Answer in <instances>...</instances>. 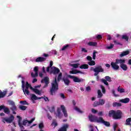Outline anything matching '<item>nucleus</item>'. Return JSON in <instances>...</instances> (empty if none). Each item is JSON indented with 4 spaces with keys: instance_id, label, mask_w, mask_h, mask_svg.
Returning a JSON list of instances; mask_svg holds the SVG:
<instances>
[{
    "instance_id": "4468645a",
    "label": "nucleus",
    "mask_w": 131,
    "mask_h": 131,
    "mask_svg": "<svg viewBox=\"0 0 131 131\" xmlns=\"http://www.w3.org/2000/svg\"><path fill=\"white\" fill-rule=\"evenodd\" d=\"M30 97V99L33 103H34V101L36 100H40L41 99V97H37L35 94H31Z\"/></svg>"
},
{
    "instance_id": "6ab92c4d",
    "label": "nucleus",
    "mask_w": 131,
    "mask_h": 131,
    "mask_svg": "<svg viewBox=\"0 0 131 131\" xmlns=\"http://www.w3.org/2000/svg\"><path fill=\"white\" fill-rule=\"evenodd\" d=\"M128 54H129V50L124 51L120 54V57H124V56H126L128 55Z\"/></svg>"
},
{
    "instance_id": "e433bc0d",
    "label": "nucleus",
    "mask_w": 131,
    "mask_h": 131,
    "mask_svg": "<svg viewBox=\"0 0 131 131\" xmlns=\"http://www.w3.org/2000/svg\"><path fill=\"white\" fill-rule=\"evenodd\" d=\"M69 47V45H65L61 48V51H65L66 50H67Z\"/></svg>"
},
{
    "instance_id": "f8f14e48",
    "label": "nucleus",
    "mask_w": 131,
    "mask_h": 131,
    "mask_svg": "<svg viewBox=\"0 0 131 131\" xmlns=\"http://www.w3.org/2000/svg\"><path fill=\"white\" fill-rule=\"evenodd\" d=\"M105 104V100L104 99H100L99 102L95 101L93 104V106L94 107H97V106L103 105Z\"/></svg>"
},
{
    "instance_id": "6e6552de",
    "label": "nucleus",
    "mask_w": 131,
    "mask_h": 131,
    "mask_svg": "<svg viewBox=\"0 0 131 131\" xmlns=\"http://www.w3.org/2000/svg\"><path fill=\"white\" fill-rule=\"evenodd\" d=\"M50 73H53V74H58L60 72V70L56 67H52L50 69L49 72Z\"/></svg>"
},
{
    "instance_id": "69168bd1",
    "label": "nucleus",
    "mask_w": 131,
    "mask_h": 131,
    "mask_svg": "<svg viewBox=\"0 0 131 131\" xmlns=\"http://www.w3.org/2000/svg\"><path fill=\"white\" fill-rule=\"evenodd\" d=\"M47 117L48 118V119H50V120H52V116H51L50 115H47Z\"/></svg>"
},
{
    "instance_id": "8fccbe9b",
    "label": "nucleus",
    "mask_w": 131,
    "mask_h": 131,
    "mask_svg": "<svg viewBox=\"0 0 131 131\" xmlns=\"http://www.w3.org/2000/svg\"><path fill=\"white\" fill-rule=\"evenodd\" d=\"M11 110H12V111H16V110H17V107L15 106V104L12 105V107H11Z\"/></svg>"
},
{
    "instance_id": "864d4df0",
    "label": "nucleus",
    "mask_w": 131,
    "mask_h": 131,
    "mask_svg": "<svg viewBox=\"0 0 131 131\" xmlns=\"http://www.w3.org/2000/svg\"><path fill=\"white\" fill-rule=\"evenodd\" d=\"M96 38H97V39H101V38H102V35H96Z\"/></svg>"
},
{
    "instance_id": "a878e982",
    "label": "nucleus",
    "mask_w": 131,
    "mask_h": 131,
    "mask_svg": "<svg viewBox=\"0 0 131 131\" xmlns=\"http://www.w3.org/2000/svg\"><path fill=\"white\" fill-rule=\"evenodd\" d=\"M97 93H98L97 98H100L103 97V94L101 92V90H98Z\"/></svg>"
},
{
    "instance_id": "052dcab7",
    "label": "nucleus",
    "mask_w": 131,
    "mask_h": 131,
    "mask_svg": "<svg viewBox=\"0 0 131 131\" xmlns=\"http://www.w3.org/2000/svg\"><path fill=\"white\" fill-rule=\"evenodd\" d=\"M89 127L91 128V131H94V126L93 125H90Z\"/></svg>"
},
{
    "instance_id": "bf43d9fd",
    "label": "nucleus",
    "mask_w": 131,
    "mask_h": 131,
    "mask_svg": "<svg viewBox=\"0 0 131 131\" xmlns=\"http://www.w3.org/2000/svg\"><path fill=\"white\" fill-rule=\"evenodd\" d=\"M86 59L88 61H91L92 60V57L88 56L86 57Z\"/></svg>"
},
{
    "instance_id": "bb28decb",
    "label": "nucleus",
    "mask_w": 131,
    "mask_h": 131,
    "mask_svg": "<svg viewBox=\"0 0 131 131\" xmlns=\"http://www.w3.org/2000/svg\"><path fill=\"white\" fill-rule=\"evenodd\" d=\"M102 124H104L105 126L109 127L110 126V123L108 121H105L104 120H103V122L102 123Z\"/></svg>"
},
{
    "instance_id": "7c9ffc66",
    "label": "nucleus",
    "mask_w": 131,
    "mask_h": 131,
    "mask_svg": "<svg viewBox=\"0 0 131 131\" xmlns=\"http://www.w3.org/2000/svg\"><path fill=\"white\" fill-rule=\"evenodd\" d=\"M114 107H120L121 106V103L119 102H115L113 104Z\"/></svg>"
},
{
    "instance_id": "79ce46f5",
    "label": "nucleus",
    "mask_w": 131,
    "mask_h": 131,
    "mask_svg": "<svg viewBox=\"0 0 131 131\" xmlns=\"http://www.w3.org/2000/svg\"><path fill=\"white\" fill-rule=\"evenodd\" d=\"M100 88L102 91L103 94H105L106 93V90H105V88L103 85H100Z\"/></svg>"
},
{
    "instance_id": "39448f33",
    "label": "nucleus",
    "mask_w": 131,
    "mask_h": 131,
    "mask_svg": "<svg viewBox=\"0 0 131 131\" xmlns=\"http://www.w3.org/2000/svg\"><path fill=\"white\" fill-rule=\"evenodd\" d=\"M89 118L90 121H92L93 122H97V123H103V122L104 121V119H103V117H98L92 114L89 115Z\"/></svg>"
},
{
    "instance_id": "72a5a7b5",
    "label": "nucleus",
    "mask_w": 131,
    "mask_h": 131,
    "mask_svg": "<svg viewBox=\"0 0 131 131\" xmlns=\"http://www.w3.org/2000/svg\"><path fill=\"white\" fill-rule=\"evenodd\" d=\"M131 118L127 119L126 120V125H129L130 124Z\"/></svg>"
},
{
    "instance_id": "09e8293b",
    "label": "nucleus",
    "mask_w": 131,
    "mask_h": 131,
    "mask_svg": "<svg viewBox=\"0 0 131 131\" xmlns=\"http://www.w3.org/2000/svg\"><path fill=\"white\" fill-rule=\"evenodd\" d=\"M39 128H40V129H41V128H43V123L42 122L39 123Z\"/></svg>"
},
{
    "instance_id": "37998d69",
    "label": "nucleus",
    "mask_w": 131,
    "mask_h": 131,
    "mask_svg": "<svg viewBox=\"0 0 131 131\" xmlns=\"http://www.w3.org/2000/svg\"><path fill=\"white\" fill-rule=\"evenodd\" d=\"M105 79L107 80V81H108L109 82H111L112 80L111 78L109 76H105Z\"/></svg>"
},
{
    "instance_id": "9b49d317",
    "label": "nucleus",
    "mask_w": 131,
    "mask_h": 131,
    "mask_svg": "<svg viewBox=\"0 0 131 131\" xmlns=\"http://www.w3.org/2000/svg\"><path fill=\"white\" fill-rule=\"evenodd\" d=\"M104 71V70L102 68V67H97L95 68L94 70V76H97L98 74H99V72H103Z\"/></svg>"
},
{
    "instance_id": "ddd939ff",
    "label": "nucleus",
    "mask_w": 131,
    "mask_h": 131,
    "mask_svg": "<svg viewBox=\"0 0 131 131\" xmlns=\"http://www.w3.org/2000/svg\"><path fill=\"white\" fill-rule=\"evenodd\" d=\"M41 82L42 83H45V85L43 87V89H45V88H47V86H48V84L50 83L49 82V78L48 77H44L43 79L41 80Z\"/></svg>"
},
{
    "instance_id": "c9c22d12",
    "label": "nucleus",
    "mask_w": 131,
    "mask_h": 131,
    "mask_svg": "<svg viewBox=\"0 0 131 131\" xmlns=\"http://www.w3.org/2000/svg\"><path fill=\"white\" fill-rule=\"evenodd\" d=\"M118 92H119V93H124L125 91L124 89H121L120 87L118 88Z\"/></svg>"
},
{
    "instance_id": "3c124183",
    "label": "nucleus",
    "mask_w": 131,
    "mask_h": 131,
    "mask_svg": "<svg viewBox=\"0 0 131 131\" xmlns=\"http://www.w3.org/2000/svg\"><path fill=\"white\" fill-rule=\"evenodd\" d=\"M52 125L54 126V127H56V126H57V125H58V124L57 123V122L54 121L52 124Z\"/></svg>"
},
{
    "instance_id": "5fc2aeb1",
    "label": "nucleus",
    "mask_w": 131,
    "mask_h": 131,
    "mask_svg": "<svg viewBox=\"0 0 131 131\" xmlns=\"http://www.w3.org/2000/svg\"><path fill=\"white\" fill-rule=\"evenodd\" d=\"M92 113H94V114H96V113H97V112H98V111H97V110H96L94 108H92Z\"/></svg>"
},
{
    "instance_id": "a18cd8bd",
    "label": "nucleus",
    "mask_w": 131,
    "mask_h": 131,
    "mask_svg": "<svg viewBox=\"0 0 131 131\" xmlns=\"http://www.w3.org/2000/svg\"><path fill=\"white\" fill-rule=\"evenodd\" d=\"M4 112L6 113V114H9L10 113V110L8 108H4Z\"/></svg>"
},
{
    "instance_id": "f704fd0d",
    "label": "nucleus",
    "mask_w": 131,
    "mask_h": 131,
    "mask_svg": "<svg viewBox=\"0 0 131 131\" xmlns=\"http://www.w3.org/2000/svg\"><path fill=\"white\" fill-rule=\"evenodd\" d=\"M27 107L24 106V105H20L19 106V109H20V110H23V111L26 110Z\"/></svg>"
},
{
    "instance_id": "6e6d98bb",
    "label": "nucleus",
    "mask_w": 131,
    "mask_h": 131,
    "mask_svg": "<svg viewBox=\"0 0 131 131\" xmlns=\"http://www.w3.org/2000/svg\"><path fill=\"white\" fill-rule=\"evenodd\" d=\"M81 51L83 52V53H86L88 52V51L86 50V49H85V48H82Z\"/></svg>"
},
{
    "instance_id": "473e14b6",
    "label": "nucleus",
    "mask_w": 131,
    "mask_h": 131,
    "mask_svg": "<svg viewBox=\"0 0 131 131\" xmlns=\"http://www.w3.org/2000/svg\"><path fill=\"white\" fill-rule=\"evenodd\" d=\"M89 65H90V66H94L96 65V62L94 60H91V61L88 62Z\"/></svg>"
},
{
    "instance_id": "423d86ee",
    "label": "nucleus",
    "mask_w": 131,
    "mask_h": 131,
    "mask_svg": "<svg viewBox=\"0 0 131 131\" xmlns=\"http://www.w3.org/2000/svg\"><path fill=\"white\" fill-rule=\"evenodd\" d=\"M13 120H14V116L11 115L9 117H5L3 119V122H7V123H11L13 122Z\"/></svg>"
},
{
    "instance_id": "c03bdc74",
    "label": "nucleus",
    "mask_w": 131,
    "mask_h": 131,
    "mask_svg": "<svg viewBox=\"0 0 131 131\" xmlns=\"http://www.w3.org/2000/svg\"><path fill=\"white\" fill-rule=\"evenodd\" d=\"M101 81H102V82L104 83L105 84V85H108V82H107L106 80H105L104 79H102Z\"/></svg>"
},
{
    "instance_id": "c85d7f7f",
    "label": "nucleus",
    "mask_w": 131,
    "mask_h": 131,
    "mask_svg": "<svg viewBox=\"0 0 131 131\" xmlns=\"http://www.w3.org/2000/svg\"><path fill=\"white\" fill-rule=\"evenodd\" d=\"M74 110L78 112L79 113H83V111L80 110V108H78L77 106L74 107Z\"/></svg>"
},
{
    "instance_id": "2eb2a0df",
    "label": "nucleus",
    "mask_w": 131,
    "mask_h": 131,
    "mask_svg": "<svg viewBox=\"0 0 131 131\" xmlns=\"http://www.w3.org/2000/svg\"><path fill=\"white\" fill-rule=\"evenodd\" d=\"M117 64L118 63L116 62V60L115 62L111 63V65L112 68L114 69V70H118V69H119V66Z\"/></svg>"
},
{
    "instance_id": "cd10ccee",
    "label": "nucleus",
    "mask_w": 131,
    "mask_h": 131,
    "mask_svg": "<svg viewBox=\"0 0 131 131\" xmlns=\"http://www.w3.org/2000/svg\"><path fill=\"white\" fill-rule=\"evenodd\" d=\"M80 69H88L89 68V65L88 64H82L80 66Z\"/></svg>"
},
{
    "instance_id": "e2e57ef3",
    "label": "nucleus",
    "mask_w": 131,
    "mask_h": 131,
    "mask_svg": "<svg viewBox=\"0 0 131 131\" xmlns=\"http://www.w3.org/2000/svg\"><path fill=\"white\" fill-rule=\"evenodd\" d=\"M114 43H115L116 45H120V43H119V42L117 41V40H114Z\"/></svg>"
},
{
    "instance_id": "de8ad7c7",
    "label": "nucleus",
    "mask_w": 131,
    "mask_h": 131,
    "mask_svg": "<svg viewBox=\"0 0 131 131\" xmlns=\"http://www.w3.org/2000/svg\"><path fill=\"white\" fill-rule=\"evenodd\" d=\"M8 103L9 105H11V106H14V105H15V102H14V101L11 100H9Z\"/></svg>"
},
{
    "instance_id": "ea45409f",
    "label": "nucleus",
    "mask_w": 131,
    "mask_h": 131,
    "mask_svg": "<svg viewBox=\"0 0 131 131\" xmlns=\"http://www.w3.org/2000/svg\"><path fill=\"white\" fill-rule=\"evenodd\" d=\"M49 111H50L51 113H53V112H55V107L52 106L51 107H50Z\"/></svg>"
},
{
    "instance_id": "603ef678",
    "label": "nucleus",
    "mask_w": 131,
    "mask_h": 131,
    "mask_svg": "<svg viewBox=\"0 0 131 131\" xmlns=\"http://www.w3.org/2000/svg\"><path fill=\"white\" fill-rule=\"evenodd\" d=\"M96 54H97V52L94 51L93 52V60H96Z\"/></svg>"
},
{
    "instance_id": "0eeeda50",
    "label": "nucleus",
    "mask_w": 131,
    "mask_h": 131,
    "mask_svg": "<svg viewBox=\"0 0 131 131\" xmlns=\"http://www.w3.org/2000/svg\"><path fill=\"white\" fill-rule=\"evenodd\" d=\"M68 77H70V78H72L74 82H83V81L84 80V79L82 78H79L74 76L69 75Z\"/></svg>"
},
{
    "instance_id": "13d9d810",
    "label": "nucleus",
    "mask_w": 131,
    "mask_h": 131,
    "mask_svg": "<svg viewBox=\"0 0 131 131\" xmlns=\"http://www.w3.org/2000/svg\"><path fill=\"white\" fill-rule=\"evenodd\" d=\"M98 115H99V116H103V112H99L98 113Z\"/></svg>"
},
{
    "instance_id": "f03ea898",
    "label": "nucleus",
    "mask_w": 131,
    "mask_h": 131,
    "mask_svg": "<svg viewBox=\"0 0 131 131\" xmlns=\"http://www.w3.org/2000/svg\"><path fill=\"white\" fill-rule=\"evenodd\" d=\"M62 78V73H60L57 77H55L51 83V88L50 89V93L52 96L55 95V93L59 90V82Z\"/></svg>"
},
{
    "instance_id": "7ed1b4c3",
    "label": "nucleus",
    "mask_w": 131,
    "mask_h": 131,
    "mask_svg": "<svg viewBox=\"0 0 131 131\" xmlns=\"http://www.w3.org/2000/svg\"><path fill=\"white\" fill-rule=\"evenodd\" d=\"M61 109L62 110V113H63V115L65 117H68V114H67V111L66 110V108L64 105H61L60 107H57V112L55 113V115L56 117H58V118H61L62 117V115L61 112Z\"/></svg>"
},
{
    "instance_id": "4c0bfd02",
    "label": "nucleus",
    "mask_w": 131,
    "mask_h": 131,
    "mask_svg": "<svg viewBox=\"0 0 131 131\" xmlns=\"http://www.w3.org/2000/svg\"><path fill=\"white\" fill-rule=\"evenodd\" d=\"M122 38L123 39H125L127 41L128 40V37L126 35H123L122 36Z\"/></svg>"
},
{
    "instance_id": "a211bd4d",
    "label": "nucleus",
    "mask_w": 131,
    "mask_h": 131,
    "mask_svg": "<svg viewBox=\"0 0 131 131\" xmlns=\"http://www.w3.org/2000/svg\"><path fill=\"white\" fill-rule=\"evenodd\" d=\"M46 61V58L39 57L36 59L35 62H43Z\"/></svg>"
},
{
    "instance_id": "20e7f679",
    "label": "nucleus",
    "mask_w": 131,
    "mask_h": 131,
    "mask_svg": "<svg viewBox=\"0 0 131 131\" xmlns=\"http://www.w3.org/2000/svg\"><path fill=\"white\" fill-rule=\"evenodd\" d=\"M108 116L113 117L114 119H120L122 117V112L120 110H112L109 112Z\"/></svg>"
},
{
    "instance_id": "f257e3e1",
    "label": "nucleus",
    "mask_w": 131,
    "mask_h": 131,
    "mask_svg": "<svg viewBox=\"0 0 131 131\" xmlns=\"http://www.w3.org/2000/svg\"><path fill=\"white\" fill-rule=\"evenodd\" d=\"M21 88L23 89V92L26 96H28L30 94L29 91L28 90L29 88L30 90H32V91L34 92L35 94H36V95L40 96V95L42 94V91L37 89L38 88H40L41 85H36L34 88H33L32 86H31L30 84L28 83V82H25V81H24V78L21 77Z\"/></svg>"
},
{
    "instance_id": "393cba45",
    "label": "nucleus",
    "mask_w": 131,
    "mask_h": 131,
    "mask_svg": "<svg viewBox=\"0 0 131 131\" xmlns=\"http://www.w3.org/2000/svg\"><path fill=\"white\" fill-rule=\"evenodd\" d=\"M80 64L76 63V64H70V66L71 67H73V68H78Z\"/></svg>"
},
{
    "instance_id": "f3484780",
    "label": "nucleus",
    "mask_w": 131,
    "mask_h": 131,
    "mask_svg": "<svg viewBox=\"0 0 131 131\" xmlns=\"http://www.w3.org/2000/svg\"><path fill=\"white\" fill-rule=\"evenodd\" d=\"M116 61V63L120 64V66L125 63V59H117Z\"/></svg>"
},
{
    "instance_id": "49530a36",
    "label": "nucleus",
    "mask_w": 131,
    "mask_h": 131,
    "mask_svg": "<svg viewBox=\"0 0 131 131\" xmlns=\"http://www.w3.org/2000/svg\"><path fill=\"white\" fill-rule=\"evenodd\" d=\"M113 47H114V45L113 44H111L110 46L106 47V49L107 50H110L111 49H113Z\"/></svg>"
},
{
    "instance_id": "412c9836",
    "label": "nucleus",
    "mask_w": 131,
    "mask_h": 131,
    "mask_svg": "<svg viewBox=\"0 0 131 131\" xmlns=\"http://www.w3.org/2000/svg\"><path fill=\"white\" fill-rule=\"evenodd\" d=\"M120 102H121V103H124L125 104H126L127 103H128V102H129V98H126L123 99H121L120 100Z\"/></svg>"
},
{
    "instance_id": "680f3d73",
    "label": "nucleus",
    "mask_w": 131,
    "mask_h": 131,
    "mask_svg": "<svg viewBox=\"0 0 131 131\" xmlns=\"http://www.w3.org/2000/svg\"><path fill=\"white\" fill-rule=\"evenodd\" d=\"M86 90L87 91V92H90V91H91V87L90 86L86 87Z\"/></svg>"
},
{
    "instance_id": "5701e85b",
    "label": "nucleus",
    "mask_w": 131,
    "mask_h": 131,
    "mask_svg": "<svg viewBox=\"0 0 131 131\" xmlns=\"http://www.w3.org/2000/svg\"><path fill=\"white\" fill-rule=\"evenodd\" d=\"M120 66V68L123 70H124V71H126L127 70V66L125 64H122Z\"/></svg>"
},
{
    "instance_id": "aec40b11",
    "label": "nucleus",
    "mask_w": 131,
    "mask_h": 131,
    "mask_svg": "<svg viewBox=\"0 0 131 131\" xmlns=\"http://www.w3.org/2000/svg\"><path fill=\"white\" fill-rule=\"evenodd\" d=\"M88 46H90L92 47H97V46H98V42L90 41L88 43Z\"/></svg>"
},
{
    "instance_id": "774afa93",
    "label": "nucleus",
    "mask_w": 131,
    "mask_h": 131,
    "mask_svg": "<svg viewBox=\"0 0 131 131\" xmlns=\"http://www.w3.org/2000/svg\"><path fill=\"white\" fill-rule=\"evenodd\" d=\"M37 81V79L36 78H34L32 81V83H34V82H36Z\"/></svg>"
},
{
    "instance_id": "338daca9",
    "label": "nucleus",
    "mask_w": 131,
    "mask_h": 131,
    "mask_svg": "<svg viewBox=\"0 0 131 131\" xmlns=\"http://www.w3.org/2000/svg\"><path fill=\"white\" fill-rule=\"evenodd\" d=\"M39 76H40V77H42V76H43V74H42V73H39Z\"/></svg>"
},
{
    "instance_id": "58836bf2",
    "label": "nucleus",
    "mask_w": 131,
    "mask_h": 131,
    "mask_svg": "<svg viewBox=\"0 0 131 131\" xmlns=\"http://www.w3.org/2000/svg\"><path fill=\"white\" fill-rule=\"evenodd\" d=\"M20 104H22V105H29L26 101H20Z\"/></svg>"
},
{
    "instance_id": "c756f323",
    "label": "nucleus",
    "mask_w": 131,
    "mask_h": 131,
    "mask_svg": "<svg viewBox=\"0 0 131 131\" xmlns=\"http://www.w3.org/2000/svg\"><path fill=\"white\" fill-rule=\"evenodd\" d=\"M63 81L65 83V84H66L67 85H68V84H69V83H70V81H69V79H68V78H64L63 79Z\"/></svg>"
},
{
    "instance_id": "a19ab883",
    "label": "nucleus",
    "mask_w": 131,
    "mask_h": 131,
    "mask_svg": "<svg viewBox=\"0 0 131 131\" xmlns=\"http://www.w3.org/2000/svg\"><path fill=\"white\" fill-rule=\"evenodd\" d=\"M112 93L114 95V97H119V95L118 94H115V90H112Z\"/></svg>"
},
{
    "instance_id": "2f4dec72",
    "label": "nucleus",
    "mask_w": 131,
    "mask_h": 131,
    "mask_svg": "<svg viewBox=\"0 0 131 131\" xmlns=\"http://www.w3.org/2000/svg\"><path fill=\"white\" fill-rule=\"evenodd\" d=\"M52 66H53V61H51L49 66L47 69V71L49 72L51 68H52Z\"/></svg>"
},
{
    "instance_id": "4d7b16f0",
    "label": "nucleus",
    "mask_w": 131,
    "mask_h": 131,
    "mask_svg": "<svg viewBox=\"0 0 131 131\" xmlns=\"http://www.w3.org/2000/svg\"><path fill=\"white\" fill-rule=\"evenodd\" d=\"M60 96L62 99H65V95L63 94H60Z\"/></svg>"
},
{
    "instance_id": "9d476101",
    "label": "nucleus",
    "mask_w": 131,
    "mask_h": 131,
    "mask_svg": "<svg viewBox=\"0 0 131 131\" xmlns=\"http://www.w3.org/2000/svg\"><path fill=\"white\" fill-rule=\"evenodd\" d=\"M34 72L31 73L32 77H37L38 76V67H35L34 68Z\"/></svg>"
},
{
    "instance_id": "b1692460",
    "label": "nucleus",
    "mask_w": 131,
    "mask_h": 131,
    "mask_svg": "<svg viewBox=\"0 0 131 131\" xmlns=\"http://www.w3.org/2000/svg\"><path fill=\"white\" fill-rule=\"evenodd\" d=\"M7 94V92L3 91L0 90V99L1 98H4L6 96V94Z\"/></svg>"
},
{
    "instance_id": "4be33fe9",
    "label": "nucleus",
    "mask_w": 131,
    "mask_h": 131,
    "mask_svg": "<svg viewBox=\"0 0 131 131\" xmlns=\"http://www.w3.org/2000/svg\"><path fill=\"white\" fill-rule=\"evenodd\" d=\"M70 73H71L72 74H77V73H80V74H83V72L77 70H73L70 71Z\"/></svg>"
},
{
    "instance_id": "1a4fd4ad",
    "label": "nucleus",
    "mask_w": 131,
    "mask_h": 131,
    "mask_svg": "<svg viewBox=\"0 0 131 131\" xmlns=\"http://www.w3.org/2000/svg\"><path fill=\"white\" fill-rule=\"evenodd\" d=\"M34 120H35V118H32L31 121L25 120L21 123V124H22V126H23V125H30V124H31Z\"/></svg>"
},
{
    "instance_id": "dca6fc26",
    "label": "nucleus",
    "mask_w": 131,
    "mask_h": 131,
    "mask_svg": "<svg viewBox=\"0 0 131 131\" xmlns=\"http://www.w3.org/2000/svg\"><path fill=\"white\" fill-rule=\"evenodd\" d=\"M68 127H69V125L64 124L58 129V131H67V128H68Z\"/></svg>"
},
{
    "instance_id": "0e129e2a",
    "label": "nucleus",
    "mask_w": 131,
    "mask_h": 131,
    "mask_svg": "<svg viewBox=\"0 0 131 131\" xmlns=\"http://www.w3.org/2000/svg\"><path fill=\"white\" fill-rule=\"evenodd\" d=\"M117 127V124H115L114 125V130H116V128Z\"/></svg>"
}]
</instances>
